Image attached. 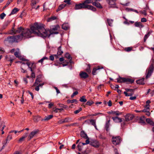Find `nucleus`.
I'll return each instance as SVG.
<instances>
[{
  "label": "nucleus",
  "instance_id": "1",
  "mask_svg": "<svg viewBox=\"0 0 154 154\" xmlns=\"http://www.w3.org/2000/svg\"><path fill=\"white\" fill-rule=\"evenodd\" d=\"M37 23H35L32 26L30 29H23L21 27L18 28L17 29L14 31L15 34L21 33V35L23 36V38H29L32 37L31 35L33 34L35 35L36 33V27Z\"/></svg>",
  "mask_w": 154,
  "mask_h": 154
},
{
  "label": "nucleus",
  "instance_id": "2",
  "mask_svg": "<svg viewBox=\"0 0 154 154\" xmlns=\"http://www.w3.org/2000/svg\"><path fill=\"white\" fill-rule=\"evenodd\" d=\"M36 25V33L35 35L45 38L49 37L52 33L50 30L45 29L40 24L37 23Z\"/></svg>",
  "mask_w": 154,
  "mask_h": 154
},
{
  "label": "nucleus",
  "instance_id": "3",
  "mask_svg": "<svg viewBox=\"0 0 154 154\" xmlns=\"http://www.w3.org/2000/svg\"><path fill=\"white\" fill-rule=\"evenodd\" d=\"M75 10H79L81 9H87L91 10L93 11H95L96 9L91 5L85 4L83 2L78 4H76L75 7Z\"/></svg>",
  "mask_w": 154,
  "mask_h": 154
},
{
  "label": "nucleus",
  "instance_id": "4",
  "mask_svg": "<svg viewBox=\"0 0 154 154\" xmlns=\"http://www.w3.org/2000/svg\"><path fill=\"white\" fill-rule=\"evenodd\" d=\"M154 68V60L152 59L151 61V65L146 71V76L145 78L147 79L149 78L152 75L153 71Z\"/></svg>",
  "mask_w": 154,
  "mask_h": 154
},
{
  "label": "nucleus",
  "instance_id": "5",
  "mask_svg": "<svg viewBox=\"0 0 154 154\" xmlns=\"http://www.w3.org/2000/svg\"><path fill=\"white\" fill-rule=\"evenodd\" d=\"M41 82V81L39 78L37 77L36 79L35 80V82L34 83L33 86L35 87V90L38 91L39 90V87H42V86L44 85V83H40Z\"/></svg>",
  "mask_w": 154,
  "mask_h": 154
},
{
  "label": "nucleus",
  "instance_id": "6",
  "mask_svg": "<svg viewBox=\"0 0 154 154\" xmlns=\"http://www.w3.org/2000/svg\"><path fill=\"white\" fill-rule=\"evenodd\" d=\"M121 141V137L120 136H113L112 139V144L114 145H117L119 144Z\"/></svg>",
  "mask_w": 154,
  "mask_h": 154
},
{
  "label": "nucleus",
  "instance_id": "7",
  "mask_svg": "<svg viewBox=\"0 0 154 154\" xmlns=\"http://www.w3.org/2000/svg\"><path fill=\"white\" fill-rule=\"evenodd\" d=\"M135 89H129L126 88L125 89V91H124V93L126 96H131L133 95Z\"/></svg>",
  "mask_w": 154,
  "mask_h": 154
},
{
  "label": "nucleus",
  "instance_id": "8",
  "mask_svg": "<svg viewBox=\"0 0 154 154\" xmlns=\"http://www.w3.org/2000/svg\"><path fill=\"white\" fill-rule=\"evenodd\" d=\"M38 132V131L37 130H35L31 132L29 134L27 139L28 140H30L32 139L34 136Z\"/></svg>",
  "mask_w": 154,
  "mask_h": 154
},
{
  "label": "nucleus",
  "instance_id": "9",
  "mask_svg": "<svg viewBox=\"0 0 154 154\" xmlns=\"http://www.w3.org/2000/svg\"><path fill=\"white\" fill-rule=\"evenodd\" d=\"M14 42H17L21 41L23 39V36L21 34L14 36Z\"/></svg>",
  "mask_w": 154,
  "mask_h": 154
},
{
  "label": "nucleus",
  "instance_id": "10",
  "mask_svg": "<svg viewBox=\"0 0 154 154\" xmlns=\"http://www.w3.org/2000/svg\"><path fill=\"white\" fill-rule=\"evenodd\" d=\"M134 116L131 114H127L125 116L126 121L127 122L129 121L132 120L134 118Z\"/></svg>",
  "mask_w": 154,
  "mask_h": 154
},
{
  "label": "nucleus",
  "instance_id": "11",
  "mask_svg": "<svg viewBox=\"0 0 154 154\" xmlns=\"http://www.w3.org/2000/svg\"><path fill=\"white\" fill-rule=\"evenodd\" d=\"M14 54L15 56L17 57L20 58L21 57V56L20 55V53L19 48L16 49V51L14 53Z\"/></svg>",
  "mask_w": 154,
  "mask_h": 154
},
{
  "label": "nucleus",
  "instance_id": "12",
  "mask_svg": "<svg viewBox=\"0 0 154 154\" xmlns=\"http://www.w3.org/2000/svg\"><path fill=\"white\" fill-rule=\"evenodd\" d=\"M134 80L128 78H125V80H124V82L126 83L127 84H131L134 82Z\"/></svg>",
  "mask_w": 154,
  "mask_h": 154
},
{
  "label": "nucleus",
  "instance_id": "13",
  "mask_svg": "<svg viewBox=\"0 0 154 154\" xmlns=\"http://www.w3.org/2000/svg\"><path fill=\"white\" fill-rule=\"evenodd\" d=\"M5 40L8 41L10 43L14 42V36L8 37Z\"/></svg>",
  "mask_w": 154,
  "mask_h": 154
},
{
  "label": "nucleus",
  "instance_id": "14",
  "mask_svg": "<svg viewBox=\"0 0 154 154\" xmlns=\"http://www.w3.org/2000/svg\"><path fill=\"white\" fill-rule=\"evenodd\" d=\"M112 119L115 122H121L122 121V119L118 117H112Z\"/></svg>",
  "mask_w": 154,
  "mask_h": 154
},
{
  "label": "nucleus",
  "instance_id": "15",
  "mask_svg": "<svg viewBox=\"0 0 154 154\" xmlns=\"http://www.w3.org/2000/svg\"><path fill=\"white\" fill-rule=\"evenodd\" d=\"M107 113L108 114H112L116 116H119L122 114L121 112H120L118 111H115L112 110L108 112Z\"/></svg>",
  "mask_w": 154,
  "mask_h": 154
},
{
  "label": "nucleus",
  "instance_id": "16",
  "mask_svg": "<svg viewBox=\"0 0 154 154\" xmlns=\"http://www.w3.org/2000/svg\"><path fill=\"white\" fill-rule=\"evenodd\" d=\"M92 4L99 8H103L100 4L98 2H92Z\"/></svg>",
  "mask_w": 154,
  "mask_h": 154
},
{
  "label": "nucleus",
  "instance_id": "17",
  "mask_svg": "<svg viewBox=\"0 0 154 154\" xmlns=\"http://www.w3.org/2000/svg\"><path fill=\"white\" fill-rule=\"evenodd\" d=\"M80 75L81 78L85 79L88 77V74L85 72H82L80 73Z\"/></svg>",
  "mask_w": 154,
  "mask_h": 154
},
{
  "label": "nucleus",
  "instance_id": "18",
  "mask_svg": "<svg viewBox=\"0 0 154 154\" xmlns=\"http://www.w3.org/2000/svg\"><path fill=\"white\" fill-rule=\"evenodd\" d=\"M145 117L144 116H142L140 117L139 119V122L142 125H144L146 124L145 122Z\"/></svg>",
  "mask_w": 154,
  "mask_h": 154
},
{
  "label": "nucleus",
  "instance_id": "19",
  "mask_svg": "<svg viewBox=\"0 0 154 154\" xmlns=\"http://www.w3.org/2000/svg\"><path fill=\"white\" fill-rule=\"evenodd\" d=\"M28 135V133H26L24 134L23 135L22 137L20 138L19 140V142H21L23 141H24L25 138Z\"/></svg>",
  "mask_w": 154,
  "mask_h": 154
},
{
  "label": "nucleus",
  "instance_id": "20",
  "mask_svg": "<svg viewBox=\"0 0 154 154\" xmlns=\"http://www.w3.org/2000/svg\"><path fill=\"white\" fill-rule=\"evenodd\" d=\"M103 68H101V69ZM101 68H100L99 66H97V67L94 68H93L92 71V74L93 75H95L96 74V72L97 70L100 69Z\"/></svg>",
  "mask_w": 154,
  "mask_h": 154
},
{
  "label": "nucleus",
  "instance_id": "21",
  "mask_svg": "<svg viewBox=\"0 0 154 154\" xmlns=\"http://www.w3.org/2000/svg\"><path fill=\"white\" fill-rule=\"evenodd\" d=\"M90 123L93 126H94L96 130H97L96 125V121L94 119H90L89 120Z\"/></svg>",
  "mask_w": 154,
  "mask_h": 154
},
{
  "label": "nucleus",
  "instance_id": "22",
  "mask_svg": "<svg viewBox=\"0 0 154 154\" xmlns=\"http://www.w3.org/2000/svg\"><path fill=\"white\" fill-rule=\"evenodd\" d=\"M38 3L36 0H31V5L32 8H35V5Z\"/></svg>",
  "mask_w": 154,
  "mask_h": 154
},
{
  "label": "nucleus",
  "instance_id": "23",
  "mask_svg": "<svg viewBox=\"0 0 154 154\" xmlns=\"http://www.w3.org/2000/svg\"><path fill=\"white\" fill-rule=\"evenodd\" d=\"M144 78L139 79L136 81V83L137 84L143 85L144 84Z\"/></svg>",
  "mask_w": 154,
  "mask_h": 154
},
{
  "label": "nucleus",
  "instance_id": "24",
  "mask_svg": "<svg viewBox=\"0 0 154 154\" xmlns=\"http://www.w3.org/2000/svg\"><path fill=\"white\" fill-rule=\"evenodd\" d=\"M146 122L150 125L154 126V122L150 119L147 118L146 119Z\"/></svg>",
  "mask_w": 154,
  "mask_h": 154
},
{
  "label": "nucleus",
  "instance_id": "25",
  "mask_svg": "<svg viewBox=\"0 0 154 154\" xmlns=\"http://www.w3.org/2000/svg\"><path fill=\"white\" fill-rule=\"evenodd\" d=\"M62 29L65 30H67L69 28V26L67 23H64L62 26Z\"/></svg>",
  "mask_w": 154,
  "mask_h": 154
},
{
  "label": "nucleus",
  "instance_id": "26",
  "mask_svg": "<svg viewBox=\"0 0 154 154\" xmlns=\"http://www.w3.org/2000/svg\"><path fill=\"white\" fill-rule=\"evenodd\" d=\"M134 25L135 26L137 27L142 28L144 26L142 24V23L140 22H135Z\"/></svg>",
  "mask_w": 154,
  "mask_h": 154
},
{
  "label": "nucleus",
  "instance_id": "27",
  "mask_svg": "<svg viewBox=\"0 0 154 154\" xmlns=\"http://www.w3.org/2000/svg\"><path fill=\"white\" fill-rule=\"evenodd\" d=\"M66 6V4H63L61 5H60L57 9V11H60L63 9Z\"/></svg>",
  "mask_w": 154,
  "mask_h": 154
},
{
  "label": "nucleus",
  "instance_id": "28",
  "mask_svg": "<svg viewBox=\"0 0 154 154\" xmlns=\"http://www.w3.org/2000/svg\"><path fill=\"white\" fill-rule=\"evenodd\" d=\"M117 82L118 83H124L125 80V78L121 77L120 76L117 79Z\"/></svg>",
  "mask_w": 154,
  "mask_h": 154
},
{
  "label": "nucleus",
  "instance_id": "29",
  "mask_svg": "<svg viewBox=\"0 0 154 154\" xmlns=\"http://www.w3.org/2000/svg\"><path fill=\"white\" fill-rule=\"evenodd\" d=\"M80 135L82 137H83L85 139L87 138H88L87 134L84 131H81Z\"/></svg>",
  "mask_w": 154,
  "mask_h": 154
},
{
  "label": "nucleus",
  "instance_id": "30",
  "mask_svg": "<svg viewBox=\"0 0 154 154\" xmlns=\"http://www.w3.org/2000/svg\"><path fill=\"white\" fill-rule=\"evenodd\" d=\"M65 57L66 58H67V59L69 60V62L70 63H71L72 62V57H71L70 55L68 53H66V54Z\"/></svg>",
  "mask_w": 154,
  "mask_h": 154
},
{
  "label": "nucleus",
  "instance_id": "31",
  "mask_svg": "<svg viewBox=\"0 0 154 154\" xmlns=\"http://www.w3.org/2000/svg\"><path fill=\"white\" fill-rule=\"evenodd\" d=\"M40 116H33V120L35 122H37L39 120Z\"/></svg>",
  "mask_w": 154,
  "mask_h": 154
},
{
  "label": "nucleus",
  "instance_id": "32",
  "mask_svg": "<svg viewBox=\"0 0 154 154\" xmlns=\"http://www.w3.org/2000/svg\"><path fill=\"white\" fill-rule=\"evenodd\" d=\"M110 120H108L106 122L105 125V128L106 131H108L109 130V128L110 125Z\"/></svg>",
  "mask_w": 154,
  "mask_h": 154
},
{
  "label": "nucleus",
  "instance_id": "33",
  "mask_svg": "<svg viewBox=\"0 0 154 154\" xmlns=\"http://www.w3.org/2000/svg\"><path fill=\"white\" fill-rule=\"evenodd\" d=\"M53 117L52 115H49L45 117V119H42V121H48L51 119Z\"/></svg>",
  "mask_w": 154,
  "mask_h": 154
},
{
  "label": "nucleus",
  "instance_id": "34",
  "mask_svg": "<svg viewBox=\"0 0 154 154\" xmlns=\"http://www.w3.org/2000/svg\"><path fill=\"white\" fill-rule=\"evenodd\" d=\"M117 0H110L109 1V4L110 5H114L113 7H115L116 2Z\"/></svg>",
  "mask_w": 154,
  "mask_h": 154
},
{
  "label": "nucleus",
  "instance_id": "35",
  "mask_svg": "<svg viewBox=\"0 0 154 154\" xmlns=\"http://www.w3.org/2000/svg\"><path fill=\"white\" fill-rule=\"evenodd\" d=\"M5 59L8 61H10L11 63H12L14 59L11 58L10 56L7 55L5 56Z\"/></svg>",
  "mask_w": 154,
  "mask_h": 154
},
{
  "label": "nucleus",
  "instance_id": "36",
  "mask_svg": "<svg viewBox=\"0 0 154 154\" xmlns=\"http://www.w3.org/2000/svg\"><path fill=\"white\" fill-rule=\"evenodd\" d=\"M63 51L61 49V46H60L58 48L57 54L58 55H61L63 54Z\"/></svg>",
  "mask_w": 154,
  "mask_h": 154
},
{
  "label": "nucleus",
  "instance_id": "37",
  "mask_svg": "<svg viewBox=\"0 0 154 154\" xmlns=\"http://www.w3.org/2000/svg\"><path fill=\"white\" fill-rule=\"evenodd\" d=\"M150 34V32H148L144 36V41L145 42L148 38Z\"/></svg>",
  "mask_w": 154,
  "mask_h": 154
},
{
  "label": "nucleus",
  "instance_id": "38",
  "mask_svg": "<svg viewBox=\"0 0 154 154\" xmlns=\"http://www.w3.org/2000/svg\"><path fill=\"white\" fill-rule=\"evenodd\" d=\"M53 111L55 113H57L58 112L62 111L63 110V108H56L55 109H54V108H53Z\"/></svg>",
  "mask_w": 154,
  "mask_h": 154
},
{
  "label": "nucleus",
  "instance_id": "39",
  "mask_svg": "<svg viewBox=\"0 0 154 154\" xmlns=\"http://www.w3.org/2000/svg\"><path fill=\"white\" fill-rule=\"evenodd\" d=\"M133 47H132L125 48L124 51L126 52H129L132 50Z\"/></svg>",
  "mask_w": 154,
  "mask_h": 154
},
{
  "label": "nucleus",
  "instance_id": "40",
  "mask_svg": "<svg viewBox=\"0 0 154 154\" xmlns=\"http://www.w3.org/2000/svg\"><path fill=\"white\" fill-rule=\"evenodd\" d=\"M19 10L18 8H14L12 11L10 15L16 13Z\"/></svg>",
  "mask_w": 154,
  "mask_h": 154
},
{
  "label": "nucleus",
  "instance_id": "41",
  "mask_svg": "<svg viewBox=\"0 0 154 154\" xmlns=\"http://www.w3.org/2000/svg\"><path fill=\"white\" fill-rule=\"evenodd\" d=\"M30 71L32 72L31 74V77L32 78H35V75L34 72H33V70L32 68L30 67Z\"/></svg>",
  "mask_w": 154,
  "mask_h": 154
},
{
  "label": "nucleus",
  "instance_id": "42",
  "mask_svg": "<svg viewBox=\"0 0 154 154\" xmlns=\"http://www.w3.org/2000/svg\"><path fill=\"white\" fill-rule=\"evenodd\" d=\"M91 145L95 147H99V144L97 142L95 141L92 143L91 144Z\"/></svg>",
  "mask_w": 154,
  "mask_h": 154
},
{
  "label": "nucleus",
  "instance_id": "43",
  "mask_svg": "<svg viewBox=\"0 0 154 154\" xmlns=\"http://www.w3.org/2000/svg\"><path fill=\"white\" fill-rule=\"evenodd\" d=\"M79 100L82 102H86L87 101V100L85 99V96H83L80 98Z\"/></svg>",
  "mask_w": 154,
  "mask_h": 154
},
{
  "label": "nucleus",
  "instance_id": "44",
  "mask_svg": "<svg viewBox=\"0 0 154 154\" xmlns=\"http://www.w3.org/2000/svg\"><path fill=\"white\" fill-rule=\"evenodd\" d=\"M77 100L76 99H73L72 100H68L67 101V103H73L75 102H77Z\"/></svg>",
  "mask_w": 154,
  "mask_h": 154
},
{
  "label": "nucleus",
  "instance_id": "45",
  "mask_svg": "<svg viewBox=\"0 0 154 154\" xmlns=\"http://www.w3.org/2000/svg\"><path fill=\"white\" fill-rule=\"evenodd\" d=\"M0 125H1V127H2L1 131H3L4 129L6 127V126L5 124V122H1L0 123Z\"/></svg>",
  "mask_w": 154,
  "mask_h": 154
},
{
  "label": "nucleus",
  "instance_id": "46",
  "mask_svg": "<svg viewBox=\"0 0 154 154\" xmlns=\"http://www.w3.org/2000/svg\"><path fill=\"white\" fill-rule=\"evenodd\" d=\"M107 21L109 26H112L113 20L111 19H107Z\"/></svg>",
  "mask_w": 154,
  "mask_h": 154
},
{
  "label": "nucleus",
  "instance_id": "47",
  "mask_svg": "<svg viewBox=\"0 0 154 154\" xmlns=\"http://www.w3.org/2000/svg\"><path fill=\"white\" fill-rule=\"evenodd\" d=\"M93 2V0H85V1L84 2V3L85 4H90L91 3H92Z\"/></svg>",
  "mask_w": 154,
  "mask_h": 154
},
{
  "label": "nucleus",
  "instance_id": "48",
  "mask_svg": "<svg viewBox=\"0 0 154 154\" xmlns=\"http://www.w3.org/2000/svg\"><path fill=\"white\" fill-rule=\"evenodd\" d=\"M56 17H54V16L51 17L48 19L47 21L48 22L51 21L53 20H55V19H56Z\"/></svg>",
  "mask_w": 154,
  "mask_h": 154
},
{
  "label": "nucleus",
  "instance_id": "49",
  "mask_svg": "<svg viewBox=\"0 0 154 154\" xmlns=\"http://www.w3.org/2000/svg\"><path fill=\"white\" fill-rule=\"evenodd\" d=\"M12 138V136L11 135H8L7 138V139H6V142L5 144V145L7 143V141H9Z\"/></svg>",
  "mask_w": 154,
  "mask_h": 154
},
{
  "label": "nucleus",
  "instance_id": "50",
  "mask_svg": "<svg viewBox=\"0 0 154 154\" xmlns=\"http://www.w3.org/2000/svg\"><path fill=\"white\" fill-rule=\"evenodd\" d=\"M48 58L46 57H44L42 59L38 61V62L42 63L43 60H48Z\"/></svg>",
  "mask_w": 154,
  "mask_h": 154
},
{
  "label": "nucleus",
  "instance_id": "51",
  "mask_svg": "<svg viewBox=\"0 0 154 154\" xmlns=\"http://www.w3.org/2000/svg\"><path fill=\"white\" fill-rule=\"evenodd\" d=\"M82 110V109L81 107H80L79 108V109L75 111L74 113L75 114H77L78 113H79L80 112H81Z\"/></svg>",
  "mask_w": 154,
  "mask_h": 154
},
{
  "label": "nucleus",
  "instance_id": "52",
  "mask_svg": "<svg viewBox=\"0 0 154 154\" xmlns=\"http://www.w3.org/2000/svg\"><path fill=\"white\" fill-rule=\"evenodd\" d=\"M145 108L142 110V112H146L149 111V107H144Z\"/></svg>",
  "mask_w": 154,
  "mask_h": 154
},
{
  "label": "nucleus",
  "instance_id": "53",
  "mask_svg": "<svg viewBox=\"0 0 154 154\" xmlns=\"http://www.w3.org/2000/svg\"><path fill=\"white\" fill-rule=\"evenodd\" d=\"M86 139H87V140L85 141V143H82V145H84L89 143V138L88 137L87 138H86Z\"/></svg>",
  "mask_w": 154,
  "mask_h": 154
},
{
  "label": "nucleus",
  "instance_id": "54",
  "mask_svg": "<svg viewBox=\"0 0 154 154\" xmlns=\"http://www.w3.org/2000/svg\"><path fill=\"white\" fill-rule=\"evenodd\" d=\"M150 102H151L149 100H147L146 102V104L144 106V107H149V104Z\"/></svg>",
  "mask_w": 154,
  "mask_h": 154
},
{
  "label": "nucleus",
  "instance_id": "55",
  "mask_svg": "<svg viewBox=\"0 0 154 154\" xmlns=\"http://www.w3.org/2000/svg\"><path fill=\"white\" fill-rule=\"evenodd\" d=\"M94 103V102L92 101H88L86 103V104L89 106H91Z\"/></svg>",
  "mask_w": 154,
  "mask_h": 154
},
{
  "label": "nucleus",
  "instance_id": "56",
  "mask_svg": "<svg viewBox=\"0 0 154 154\" xmlns=\"http://www.w3.org/2000/svg\"><path fill=\"white\" fill-rule=\"evenodd\" d=\"M6 14L4 13H2L0 15V18L1 19H3L4 17L5 16Z\"/></svg>",
  "mask_w": 154,
  "mask_h": 154
},
{
  "label": "nucleus",
  "instance_id": "57",
  "mask_svg": "<svg viewBox=\"0 0 154 154\" xmlns=\"http://www.w3.org/2000/svg\"><path fill=\"white\" fill-rule=\"evenodd\" d=\"M12 0H8V2H7L6 5L3 8V9H4L6 7L8 6L12 2Z\"/></svg>",
  "mask_w": 154,
  "mask_h": 154
},
{
  "label": "nucleus",
  "instance_id": "58",
  "mask_svg": "<svg viewBox=\"0 0 154 154\" xmlns=\"http://www.w3.org/2000/svg\"><path fill=\"white\" fill-rule=\"evenodd\" d=\"M63 122L64 123H66L69 122V118H66L64 119H63Z\"/></svg>",
  "mask_w": 154,
  "mask_h": 154
},
{
  "label": "nucleus",
  "instance_id": "59",
  "mask_svg": "<svg viewBox=\"0 0 154 154\" xmlns=\"http://www.w3.org/2000/svg\"><path fill=\"white\" fill-rule=\"evenodd\" d=\"M82 144V143H80L78 145V149L79 150V151H81L82 150V148H81V145Z\"/></svg>",
  "mask_w": 154,
  "mask_h": 154
},
{
  "label": "nucleus",
  "instance_id": "60",
  "mask_svg": "<svg viewBox=\"0 0 154 154\" xmlns=\"http://www.w3.org/2000/svg\"><path fill=\"white\" fill-rule=\"evenodd\" d=\"M54 103H50L48 105V107L49 108H51L52 106H53Z\"/></svg>",
  "mask_w": 154,
  "mask_h": 154
},
{
  "label": "nucleus",
  "instance_id": "61",
  "mask_svg": "<svg viewBox=\"0 0 154 154\" xmlns=\"http://www.w3.org/2000/svg\"><path fill=\"white\" fill-rule=\"evenodd\" d=\"M87 118V116H82L81 117L79 118L78 120H81L82 119H86Z\"/></svg>",
  "mask_w": 154,
  "mask_h": 154
},
{
  "label": "nucleus",
  "instance_id": "62",
  "mask_svg": "<svg viewBox=\"0 0 154 154\" xmlns=\"http://www.w3.org/2000/svg\"><path fill=\"white\" fill-rule=\"evenodd\" d=\"M70 0H65L64 1V2L67 3L68 5L71 4V3L70 2Z\"/></svg>",
  "mask_w": 154,
  "mask_h": 154
},
{
  "label": "nucleus",
  "instance_id": "63",
  "mask_svg": "<svg viewBox=\"0 0 154 154\" xmlns=\"http://www.w3.org/2000/svg\"><path fill=\"white\" fill-rule=\"evenodd\" d=\"M141 21L142 22H145L147 21V20L146 18H142L141 19Z\"/></svg>",
  "mask_w": 154,
  "mask_h": 154
},
{
  "label": "nucleus",
  "instance_id": "64",
  "mask_svg": "<svg viewBox=\"0 0 154 154\" xmlns=\"http://www.w3.org/2000/svg\"><path fill=\"white\" fill-rule=\"evenodd\" d=\"M54 88L56 90L57 93V94L60 93V91L56 87H54Z\"/></svg>",
  "mask_w": 154,
  "mask_h": 154
}]
</instances>
